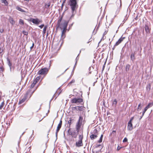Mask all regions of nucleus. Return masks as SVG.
<instances>
[{
    "label": "nucleus",
    "instance_id": "obj_4",
    "mask_svg": "<svg viewBox=\"0 0 153 153\" xmlns=\"http://www.w3.org/2000/svg\"><path fill=\"white\" fill-rule=\"evenodd\" d=\"M78 132L75 130H73L69 128L68 130V134L71 136L72 137L76 138L77 136Z\"/></svg>",
    "mask_w": 153,
    "mask_h": 153
},
{
    "label": "nucleus",
    "instance_id": "obj_46",
    "mask_svg": "<svg viewBox=\"0 0 153 153\" xmlns=\"http://www.w3.org/2000/svg\"><path fill=\"white\" fill-rule=\"evenodd\" d=\"M122 148V147H120L119 146H118L117 148V151L119 150L121 148Z\"/></svg>",
    "mask_w": 153,
    "mask_h": 153
},
{
    "label": "nucleus",
    "instance_id": "obj_11",
    "mask_svg": "<svg viewBox=\"0 0 153 153\" xmlns=\"http://www.w3.org/2000/svg\"><path fill=\"white\" fill-rule=\"evenodd\" d=\"M62 124V121L61 120L60 121V122L58 124V126L57 127V129L56 130V137H57V134L58 132L59 131L60 129Z\"/></svg>",
    "mask_w": 153,
    "mask_h": 153
},
{
    "label": "nucleus",
    "instance_id": "obj_9",
    "mask_svg": "<svg viewBox=\"0 0 153 153\" xmlns=\"http://www.w3.org/2000/svg\"><path fill=\"white\" fill-rule=\"evenodd\" d=\"M71 103H80L82 102L83 100L81 98H74L71 100Z\"/></svg>",
    "mask_w": 153,
    "mask_h": 153
},
{
    "label": "nucleus",
    "instance_id": "obj_38",
    "mask_svg": "<svg viewBox=\"0 0 153 153\" xmlns=\"http://www.w3.org/2000/svg\"><path fill=\"white\" fill-rule=\"evenodd\" d=\"M117 103V101L116 99L114 100L113 102V105L114 104L115 105H116Z\"/></svg>",
    "mask_w": 153,
    "mask_h": 153
},
{
    "label": "nucleus",
    "instance_id": "obj_57",
    "mask_svg": "<svg viewBox=\"0 0 153 153\" xmlns=\"http://www.w3.org/2000/svg\"><path fill=\"white\" fill-rule=\"evenodd\" d=\"M53 122H54V121H53V124H52V126H51V127H52L53 125Z\"/></svg>",
    "mask_w": 153,
    "mask_h": 153
},
{
    "label": "nucleus",
    "instance_id": "obj_33",
    "mask_svg": "<svg viewBox=\"0 0 153 153\" xmlns=\"http://www.w3.org/2000/svg\"><path fill=\"white\" fill-rule=\"evenodd\" d=\"M116 133V131L115 130H113L112 131L110 135H115Z\"/></svg>",
    "mask_w": 153,
    "mask_h": 153
},
{
    "label": "nucleus",
    "instance_id": "obj_48",
    "mask_svg": "<svg viewBox=\"0 0 153 153\" xmlns=\"http://www.w3.org/2000/svg\"><path fill=\"white\" fill-rule=\"evenodd\" d=\"M3 51V50L1 49V48H0V53H1Z\"/></svg>",
    "mask_w": 153,
    "mask_h": 153
},
{
    "label": "nucleus",
    "instance_id": "obj_16",
    "mask_svg": "<svg viewBox=\"0 0 153 153\" xmlns=\"http://www.w3.org/2000/svg\"><path fill=\"white\" fill-rule=\"evenodd\" d=\"M9 21L10 23L12 25H13L15 24V22L14 21L13 18L11 17H10L9 18Z\"/></svg>",
    "mask_w": 153,
    "mask_h": 153
},
{
    "label": "nucleus",
    "instance_id": "obj_42",
    "mask_svg": "<svg viewBox=\"0 0 153 153\" xmlns=\"http://www.w3.org/2000/svg\"><path fill=\"white\" fill-rule=\"evenodd\" d=\"M34 46V43L33 42L32 46L30 48V50H31L33 48Z\"/></svg>",
    "mask_w": 153,
    "mask_h": 153
},
{
    "label": "nucleus",
    "instance_id": "obj_45",
    "mask_svg": "<svg viewBox=\"0 0 153 153\" xmlns=\"http://www.w3.org/2000/svg\"><path fill=\"white\" fill-rule=\"evenodd\" d=\"M74 110L76 109V110H78L79 106H76L73 108Z\"/></svg>",
    "mask_w": 153,
    "mask_h": 153
},
{
    "label": "nucleus",
    "instance_id": "obj_19",
    "mask_svg": "<svg viewBox=\"0 0 153 153\" xmlns=\"http://www.w3.org/2000/svg\"><path fill=\"white\" fill-rule=\"evenodd\" d=\"M51 2L50 1L48 2L47 3H46L45 4V7L46 8H48L51 5Z\"/></svg>",
    "mask_w": 153,
    "mask_h": 153
},
{
    "label": "nucleus",
    "instance_id": "obj_35",
    "mask_svg": "<svg viewBox=\"0 0 153 153\" xmlns=\"http://www.w3.org/2000/svg\"><path fill=\"white\" fill-rule=\"evenodd\" d=\"M84 109V107L81 106H79L78 110L80 111H82Z\"/></svg>",
    "mask_w": 153,
    "mask_h": 153
},
{
    "label": "nucleus",
    "instance_id": "obj_24",
    "mask_svg": "<svg viewBox=\"0 0 153 153\" xmlns=\"http://www.w3.org/2000/svg\"><path fill=\"white\" fill-rule=\"evenodd\" d=\"M16 8L17 10H18L19 11H21L22 12H26L25 11L23 10L21 8H20L19 7H16Z\"/></svg>",
    "mask_w": 153,
    "mask_h": 153
},
{
    "label": "nucleus",
    "instance_id": "obj_37",
    "mask_svg": "<svg viewBox=\"0 0 153 153\" xmlns=\"http://www.w3.org/2000/svg\"><path fill=\"white\" fill-rule=\"evenodd\" d=\"M62 29L63 30L62 31V35L64 34V33L65 32L66 30V29H65V28H63Z\"/></svg>",
    "mask_w": 153,
    "mask_h": 153
},
{
    "label": "nucleus",
    "instance_id": "obj_32",
    "mask_svg": "<svg viewBox=\"0 0 153 153\" xmlns=\"http://www.w3.org/2000/svg\"><path fill=\"white\" fill-rule=\"evenodd\" d=\"M103 136V135L102 134L101 136L100 140L98 141V142L99 143H101L102 142Z\"/></svg>",
    "mask_w": 153,
    "mask_h": 153
},
{
    "label": "nucleus",
    "instance_id": "obj_2",
    "mask_svg": "<svg viewBox=\"0 0 153 153\" xmlns=\"http://www.w3.org/2000/svg\"><path fill=\"white\" fill-rule=\"evenodd\" d=\"M63 40L61 39L58 40L57 42H54L52 48L54 52H56L59 50L60 47L63 43Z\"/></svg>",
    "mask_w": 153,
    "mask_h": 153
},
{
    "label": "nucleus",
    "instance_id": "obj_6",
    "mask_svg": "<svg viewBox=\"0 0 153 153\" xmlns=\"http://www.w3.org/2000/svg\"><path fill=\"white\" fill-rule=\"evenodd\" d=\"M69 4L71 6L72 12H73L76 7V0H70Z\"/></svg>",
    "mask_w": 153,
    "mask_h": 153
},
{
    "label": "nucleus",
    "instance_id": "obj_47",
    "mask_svg": "<svg viewBox=\"0 0 153 153\" xmlns=\"http://www.w3.org/2000/svg\"><path fill=\"white\" fill-rule=\"evenodd\" d=\"M107 31H105V32L103 34V36H104L105 35L107 34Z\"/></svg>",
    "mask_w": 153,
    "mask_h": 153
},
{
    "label": "nucleus",
    "instance_id": "obj_22",
    "mask_svg": "<svg viewBox=\"0 0 153 153\" xmlns=\"http://www.w3.org/2000/svg\"><path fill=\"white\" fill-rule=\"evenodd\" d=\"M142 105H141V103H140L138 106V107L137 108V111H140L142 109Z\"/></svg>",
    "mask_w": 153,
    "mask_h": 153
},
{
    "label": "nucleus",
    "instance_id": "obj_13",
    "mask_svg": "<svg viewBox=\"0 0 153 153\" xmlns=\"http://www.w3.org/2000/svg\"><path fill=\"white\" fill-rule=\"evenodd\" d=\"M82 125V123H77L76 126V131L79 132L80 129V128Z\"/></svg>",
    "mask_w": 153,
    "mask_h": 153
},
{
    "label": "nucleus",
    "instance_id": "obj_56",
    "mask_svg": "<svg viewBox=\"0 0 153 153\" xmlns=\"http://www.w3.org/2000/svg\"><path fill=\"white\" fill-rule=\"evenodd\" d=\"M78 59V56H77V57L76 58V60H77V59Z\"/></svg>",
    "mask_w": 153,
    "mask_h": 153
},
{
    "label": "nucleus",
    "instance_id": "obj_3",
    "mask_svg": "<svg viewBox=\"0 0 153 153\" xmlns=\"http://www.w3.org/2000/svg\"><path fill=\"white\" fill-rule=\"evenodd\" d=\"M37 87L38 86L36 87L35 89L33 91L32 93L31 94H30V91H27L26 94L24 96L23 98L21 100L20 99V101L19 102V104H20L23 103L25 101V100H27L29 96V98H30L31 97L32 94L34 92L35 90L37 89Z\"/></svg>",
    "mask_w": 153,
    "mask_h": 153
},
{
    "label": "nucleus",
    "instance_id": "obj_12",
    "mask_svg": "<svg viewBox=\"0 0 153 153\" xmlns=\"http://www.w3.org/2000/svg\"><path fill=\"white\" fill-rule=\"evenodd\" d=\"M145 29L146 32V35L147 36L150 33V29L149 27L147 24L145 25Z\"/></svg>",
    "mask_w": 153,
    "mask_h": 153
},
{
    "label": "nucleus",
    "instance_id": "obj_30",
    "mask_svg": "<svg viewBox=\"0 0 153 153\" xmlns=\"http://www.w3.org/2000/svg\"><path fill=\"white\" fill-rule=\"evenodd\" d=\"M4 71V69L1 64V65H0V72H1Z\"/></svg>",
    "mask_w": 153,
    "mask_h": 153
},
{
    "label": "nucleus",
    "instance_id": "obj_52",
    "mask_svg": "<svg viewBox=\"0 0 153 153\" xmlns=\"http://www.w3.org/2000/svg\"><path fill=\"white\" fill-rule=\"evenodd\" d=\"M115 46H114V47L112 48V50H114V48H115Z\"/></svg>",
    "mask_w": 153,
    "mask_h": 153
},
{
    "label": "nucleus",
    "instance_id": "obj_27",
    "mask_svg": "<svg viewBox=\"0 0 153 153\" xmlns=\"http://www.w3.org/2000/svg\"><path fill=\"white\" fill-rule=\"evenodd\" d=\"M148 109V108L146 107L143 110V111L142 112V116H143V115L145 113L146 111Z\"/></svg>",
    "mask_w": 153,
    "mask_h": 153
},
{
    "label": "nucleus",
    "instance_id": "obj_41",
    "mask_svg": "<svg viewBox=\"0 0 153 153\" xmlns=\"http://www.w3.org/2000/svg\"><path fill=\"white\" fill-rule=\"evenodd\" d=\"M75 80L73 79L69 83V84H71L72 83H74L75 82Z\"/></svg>",
    "mask_w": 153,
    "mask_h": 153
},
{
    "label": "nucleus",
    "instance_id": "obj_31",
    "mask_svg": "<svg viewBox=\"0 0 153 153\" xmlns=\"http://www.w3.org/2000/svg\"><path fill=\"white\" fill-rule=\"evenodd\" d=\"M4 104V101L0 105V110L1 109L3 108Z\"/></svg>",
    "mask_w": 153,
    "mask_h": 153
},
{
    "label": "nucleus",
    "instance_id": "obj_25",
    "mask_svg": "<svg viewBox=\"0 0 153 153\" xmlns=\"http://www.w3.org/2000/svg\"><path fill=\"white\" fill-rule=\"evenodd\" d=\"M83 120V117L81 116H80L79 117V119L77 122V123H82V121Z\"/></svg>",
    "mask_w": 153,
    "mask_h": 153
},
{
    "label": "nucleus",
    "instance_id": "obj_10",
    "mask_svg": "<svg viewBox=\"0 0 153 153\" xmlns=\"http://www.w3.org/2000/svg\"><path fill=\"white\" fill-rule=\"evenodd\" d=\"M40 76L37 77L35 79L33 82L32 84L30 86V88H33L36 84L38 82L39 80L40 79Z\"/></svg>",
    "mask_w": 153,
    "mask_h": 153
},
{
    "label": "nucleus",
    "instance_id": "obj_53",
    "mask_svg": "<svg viewBox=\"0 0 153 153\" xmlns=\"http://www.w3.org/2000/svg\"><path fill=\"white\" fill-rule=\"evenodd\" d=\"M143 116H142H142L141 117H140V119H141L143 117Z\"/></svg>",
    "mask_w": 153,
    "mask_h": 153
},
{
    "label": "nucleus",
    "instance_id": "obj_40",
    "mask_svg": "<svg viewBox=\"0 0 153 153\" xmlns=\"http://www.w3.org/2000/svg\"><path fill=\"white\" fill-rule=\"evenodd\" d=\"M44 26V25L43 24L41 25H39V27L41 29H42L43 28V27Z\"/></svg>",
    "mask_w": 153,
    "mask_h": 153
},
{
    "label": "nucleus",
    "instance_id": "obj_58",
    "mask_svg": "<svg viewBox=\"0 0 153 153\" xmlns=\"http://www.w3.org/2000/svg\"><path fill=\"white\" fill-rule=\"evenodd\" d=\"M47 36H48V33L47 34Z\"/></svg>",
    "mask_w": 153,
    "mask_h": 153
},
{
    "label": "nucleus",
    "instance_id": "obj_49",
    "mask_svg": "<svg viewBox=\"0 0 153 153\" xmlns=\"http://www.w3.org/2000/svg\"><path fill=\"white\" fill-rule=\"evenodd\" d=\"M94 133L97 132V130L96 129H95L94 130Z\"/></svg>",
    "mask_w": 153,
    "mask_h": 153
},
{
    "label": "nucleus",
    "instance_id": "obj_1",
    "mask_svg": "<svg viewBox=\"0 0 153 153\" xmlns=\"http://www.w3.org/2000/svg\"><path fill=\"white\" fill-rule=\"evenodd\" d=\"M62 19V16L58 20L56 29L59 27L61 29H62L63 28H65V29H67L68 21H67L66 20H63L62 21V22L61 23Z\"/></svg>",
    "mask_w": 153,
    "mask_h": 153
},
{
    "label": "nucleus",
    "instance_id": "obj_26",
    "mask_svg": "<svg viewBox=\"0 0 153 153\" xmlns=\"http://www.w3.org/2000/svg\"><path fill=\"white\" fill-rule=\"evenodd\" d=\"M151 86L150 84H148L147 85V86H146L147 90L148 91H150V89H151Z\"/></svg>",
    "mask_w": 153,
    "mask_h": 153
},
{
    "label": "nucleus",
    "instance_id": "obj_20",
    "mask_svg": "<svg viewBox=\"0 0 153 153\" xmlns=\"http://www.w3.org/2000/svg\"><path fill=\"white\" fill-rule=\"evenodd\" d=\"M97 135L94 134H92L90 136V138L92 140H93L94 139L96 138L97 137Z\"/></svg>",
    "mask_w": 153,
    "mask_h": 153
},
{
    "label": "nucleus",
    "instance_id": "obj_5",
    "mask_svg": "<svg viewBox=\"0 0 153 153\" xmlns=\"http://www.w3.org/2000/svg\"><path fill=\"white\" fill-rule=\"evenodd\" d=\"M83 136L82 133V132L81 134L79 136V140L76 142V147H79L83 146Z\"/></svg>",
    "mask_w": 153,
    "mask_h": 153
},
{
    "label": "nucleus",
    "instance_id": "obj_8",
    "mask_svg": "<svg viewBox=\"0 0 153 153\" xmlns=\"http://www.w3.org/2000/svg\"><path fill=\"white\" fill-rule=\"evenodd\" d=\"M30 21L33 23L37 25H38L40 23H41L42 22V20H39L38 18L31 19H30Z\"/></svg>",
    "mask_w": 153,
    "mask_h": 153
},
{
    "label": "nucleus",
    "instance_id": "obj_36",
    "mask_svg": "<svg viewBox=\"0 0 153 153\" xmlns=\"http://www.w3.org/2000/svg\"><path fill=\"white\" fill-rule=\"evenodd\" d=\"M22 33L25 35H28V32L25 30H23L22 31Z\"/></svg>",
    "mask_w": 153,
    "mask_h": 153
},
{
    "label": "nucleus",
    "instance_id": "obj_21",
    "mask_svg": "<svg viewBox=\"0 0 153 153\" xmlns=\"http://www.w3.org/2000/svg\"><path fill=\"white\" fill-rule=\"evenodd\" d=\"M130 66V65L128 64H127L126 65L125 70L126 72H128L129 71Z\"/></svg>",
    "mask_w": 153,
    "mask_h": 153
},
{
    "label": "nucleus",
    "instance_id": "obj_39",
    "mask_svg": "<svg viewBox=\"0 0 153 153\" xmlns=\"http://www.w3.org/2000/svg\"><path fill=\"white\" fill-rule=\"evenodd\" d=\"M127 141H128V140H127V138H126V137H125L124 138V139H123V143L127 142Z\"/></svg>",
    "mask_w": 153,
    "mask_h": 153
},
{
    "label": "nucleus",
    "instance_id": "obj_44",
    "mask_svg": "<svg viewBox=\"0 0 153 153\" xmlns=\"http://www.w3.org/2000/svg\"><path fill=\"white\" fill-rule=\"evenodd\" d=\"M134 119V117H131V119L129 122H130L132 123V121Z\"/></svg>",
    "mask_w": 153,
    "mask_h": 153
},
{
    "label": "nucleus",
    "instance_id": "obj_7",
    "mask_svg": "<svg viewBox=\"0 0 153 153\" xmlns=\"http://www.w3.org/2000/svg\"><path fill=\"white\" fill-rule=\"evenodd\" d=\"M49 71V69L47 68H44L39 70L38 74L39 75H45L47 74Z\"/></svg>",
    "mask_w": 153,
    "mask_h": 153
},
{
    "label": "nucleus",
    "instance_id": "obj_28",
    "mask_svg": "<svg viewBox=\"0 0 153 153\" xmlns=\"http://www.w3.org/2000/svg\"><path fill=\"white\" fill-rule=\"evenodd\" d=\"M153 105L152 103H149L148 105L146 106L148 109L151 107Z\"/></svg>",
    "mask_w": 153,
    "mask_h": 153
},
{
    "label": "nucleus",
    "instance_id": "obj_23",
    "mask_svg": "<svg viewBox=\"0 0 153 153\" xmlns=\"http://www.w3.org/2000/svg\"><path fill=\"white\" fill-rule=\"evenodd\" d=\"M2 3H4L5 6H7L8 5V3L7 0H1Z\"/></svg>",
    "mask_w": 153,
    "mask_h": 153
},
{
    "label": "nucleus",
    "instance_id": "obj_34",
    "mask_svg": "<svg viewBox=\"0 0 153 153\" xmlns=\"http://www.w3.org/2000/svg\"><path fill=\"white\" fill-rule=\"evenodd\" d=\"M19 23L21 25H23L24 24L23 21L21 19H20Z\"/></svg>",
    "mask_w": 153,
    "mask_h": 153
},
{
    "label": "nucleus",
    "instance_id": "obj_51",
    "mask_svg": "<svg viewBox=\"0 0 153 153\" xmlns=\"http://www.w3.org/2000/svg\"><path fill=\"white\" fill-rule=\"evenodd\" d=\"M101 145H98L97 146H96V147L97 148L98 147H99V146H100Z\"/></svg>",
    "mask_w": 153,
    "mask_h": 153
},
{
    "label": "nucleus",
    "instance_id": "obj_54",
    "mask_svg": "<svg viewBox=\"0 0 153 153\" xmlns=\"http://www.w3.org/2000/svg\"><path fill=\"white\" fill-rule=\"evenodd\" d=\"M143 116H142H142L141 117H140V119H141L143 117Z\"/></svg>",
    "mask_w": 153,
    "mask_h": 153
},
{
    "label": "nucleus",
    "instance_id": "obj_29",
    "mask_svg": "<svg viewBox=\"0 0 153 153\" xmlns=\"http://www.w3.org/2000/svg\"><path fill=\"white\" fill-rule=\"evenodd\" d=\"M47 26H45L44 27L43 31V34H45L46 33V31L47 29Z\"/></svg>",
    "mask_w": 153,
    "mask_h": 153
},
{
    "label": "nucleus",
    "instance_id": "obj_18",
    "mask_svg": "<svg viewBox=\"0 0 153 153\" xmlns=\"http://www.w3.org/2000/svg\"><path fill=\"white\" fill-rule=\"evenodd\" d=\"M134 53H132L130 56V58L131 60L133 62H134V60L135 59V58L134 56Z\"/></svg>",
    "mask_w": 153,
    "mask_h": 153
},
{
    "label": "nucleus",
    "instance_id": "obj_55",
    "mask_svg": "<svg viewBox=\"0 0 153 153\" xmlns=\"http://www.w3.org/2000/svg\"><path fill=\"white\" fill-rule=\"evenodd\" d=\"M31 146H30V147H29V148H28V149H30H30V148H31Z\"/></svg>",
    "mask_w": 153,
    "mask_h": 153
},
{
    "label": "nucleus",
    "instance_id": "obj_14",
    "mask_svg": "<svg viewBox=\"0 0 153 153\" xmlns=\"http://www.w3.org/2000/svg\"><path fill=\"white\" fill-rule=\"evenodd\" d=\"M125 37H121L118 40L116 43L114 45V46H117L122 41L125 39Z\"/></svg>",
    "mask_w": 153,
    "mask_h": 153
},
{
    "label": "nucleus",
    "instance_id": "obj_15",
    "mask_svg": "<svg viewBox=\"0 0 153 153\" xmlns=\"http://www.w3.org/2000/svg\"><path fill=\"white\" fill-rule=\"evenodd\" d=\"M129 131H131L132 129V123L130 122H128V126L127 127Z\"/></svg>",
    "mask_w": 153,
    "mask_h": 153
},
{
    "label": "nucleus",
    "instance_id": "obj_43",
    "mask_svg": "<svg viewBox=\"0 0 153 153\" xmlns=\"http://www.w3.org/2000/svg\"><path fill=\"white\" fill-rule=\"evenodd\" d=\"M71 121L72 120H70L68 121V123L70 125L71 124Z\"/></svg>",
    "mask_w": 153,
    "mask_h": 153
},
{
    "label": "nucleus",
    "instance_id": "obj_17",
    "mask_svg": "<svg viewBox=\"0 0 153 153\" xmlns=\"http://www.w3.org/2000/svg\"><path fill=\"white\" fill-rule=\"evenodd\" d=\"M7 63H8V65L9 66L10 68V71H11V66L12 65V63H11L10 62V60L8 58H7Z\"/></svg>",
    "mask_w": 153,
    "mask_h": 153
},
{
    "label": "nucleus",
    "instance_id": "obj_50",
    "mask_svg": "<svg viewBox=\"0 0 153 153\" xmlns=\"http://www.w3.org/2000/svg\"><path fill=\"white\" fill-rule=\"evenodd\" d=\"M0 31L1 33H2L3 32L4 30H1Z\"/></svg>",
    "mask_w": 153,
    "mask_h": 153
}]
</instances>
